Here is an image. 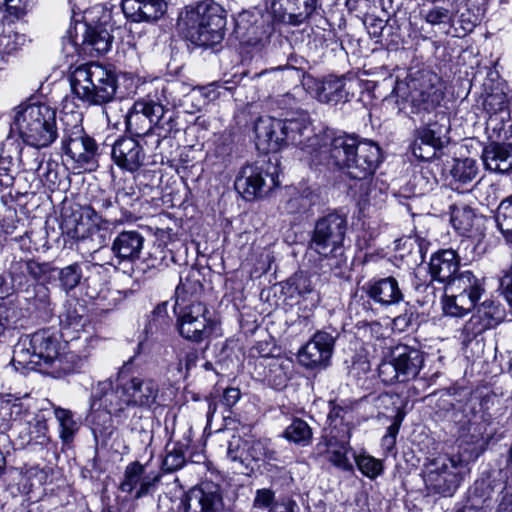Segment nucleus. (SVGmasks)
Returning a JSON list of instances; mask_svg holds the SVG:
<instances>
[{"label":"nucleus","mask_w":512,"mask_h":512,"mask_svg":"<svg viewBox=\"0 0 512 512\" xmlns=\"http://www.w3.org/2000/svg\"><path fill=\"white\" fill-rule=\"evenodd\" d=\"M24 406L17 400L0 399V421L1 426H9L17 421L24 413Z\"/></svg>","instance_id":"nucleus-55"},{"label":"nucleus","mask_w":512,"mask_h":512,"mask_svg":"<svg viewBox=\"0 0 512 512\" xmlns=\"http://www.w3.org/2000/svg\"><path fill=\"white\" fill-rule=\"evenodd\" d=\"M287 288L291 298L295 296L304 298L313 291V285L310 277L302 272L296 273L288 279Z\"/></svg>","instance_id":"nucleus-56"},{"label":"nucleus","mask_w":512,"mask_h":512,"mask_svg":"<svg viewBox=\"0 0 512 512\" xmlns=\"http://www.w3.org/2000/svg\"><path fill=\"white\" fill-rule=\"evenodd\" d=\"M411 150L413 155L422 161H431L439 156L441 148L415 138Z\"/></svg>","instance_id":"nucleus-62"},{"label":"nucleus","mask_w":512,"mask_h":512,"mask_svg":"<svg viewBox=\"0 0 512 512\" xmlns=\"http://www.w3.org/2000/svg\"><path fill=\"white\" fill-rule=\"evenodd\" d=\"M27 260L30 277L36 281H47L51 278L52 274L57 271V268L54 267L51 263H40L33 259Z\"/></svg>","instance_id":"nucleus-64"},{"label":"nucleus","mask_w":512,"mask_h":512,"mask_svg":"<svg viewBox=\"0 0 512 512\" xmlns=\"http://www.w3.org/2000/svg\"><path fill=\"white\" fill-rule=\"evenodd\" d=\"M62 110L61 148L63 153L73 161L74 168L92 170L98 166V145L86 134L82 126L83 115L79 111Z\"/></svg>","instance_id":"nucleus-7"},{"label":"nucleus","mask_w":512,"mask_h":512,"mask_svg":"<svg viewBox=\"0 0 512 512\" xmlns=\"http://www.w3.org/2000/svg\"><path fill=\"white\" fill-rule=\"evenodd\" d=\"M276 461L277 453L265 440H247V461Z\"/></svg>","instance_id":"nucleus-50"},{"label":"nucleus","mask_w":512,"mask_h":512,"mask_svg":"<svg viewBox=\"0 0 512 512\" xmlns=\"http://www.w3.org/2000/svg\"><path fill=\"white\" fill-rule=\"evenodd\" d=\"M339 333L332 329L317 331L299 350L298 360L307 368H324L333 354L335 341Z\"/></svg>","instance_id":"nucleus-21"},{"label":"nucleus","mask_w":512,"mask_h":512,"mask_svg":"<svg viewBox=\"0 0 512 512\" xmlns=\"http://www.w3.org/2000/svg\"><path fill=\"white\" fill-rule=\"evenodd\" d=\"M488 330L474 315L465 323L461 331V341L468 347L474 340L479 343L478 337Z\"/></svg>","instance_id":"nucleus-58"},{"label":"nucleus","mask_w":512,"mask_h":512,"mask_svg":"<svg viewBox=\"0 0 512 512\" xmlns=\"http://www.w3.org/2000/svg\"><path fill=\"white\" fill-rule=\"evenodd\" d=\"M234 33L243 46L260 51L269 43L271 28L262 17L244 12L235 20Z\"/></svg>","instance_id":"nucleus-22"},{"label":"nucleus","mask_w":512,"mask_h":512,"mask_svg":"<svg viewBox=\"0 0 512 512\" xmlns=\"http://www.w3.org/2000/svg\"><path fill=\"white\" fill-rule=\"evenodd\" d=\"M282 127L285 134L286 145L292 144L302 149L313 145L311 141L314 133L307 113L301 112L295 118L282 120Z\"/></svg>","instance_id":"nucleus-32"},{"label":"nucleus","mask_w":512,"mask_h":512,"mask_svg":"<svg viewBox=\"0 0 512 512\" xmlns=\"http://www.w3.org/2000/svg\"><path fill=\"white\" fill-rule=\"evenodd\" d=\"M82 42L84 50L90 52L95 51L98 54L107 52L111 47V35L106 29H98L90 27L86 24L82 25Z\"/></svg>","instance_id":"nucleus-43"},{"label":"nucleus","mask_w":512,"mask_h":512,"mask_svg":"<svg viewBox=\"0 0 512 512\" xmlns=\"http://www.w3.org/2000/svg\"><path fill=\"white\" fill-rule=\"evenodd\" d=\"M8 145L13 146V143H6L0 153V186L10 187L13 185L20 164L24 171H36L40 173L42 170H45L40 176H45L46 180L49 182H55L57 172L52 169L54 164L47 162L44 167L37 150L34 149L24 152L23 150H18L16 146L13 151H11Z\"/></svg>","instance_id":"nucleus-14"},{"label":"nucleus","mask_w":512,"mask_h":512,"mask_svg":"<svg viewBox=\"0 0 512 512\" xmlns=\"http://www.w3.org/2000/svg\"><path fill=\"white\" fill-rule=\"evenodd\" d=\"M59 332L41 329L22 336L13 350L11 364L17 371H40L59 377L62 374Z\"/></svg>","instance_id":"nucleus-2"},{"label":"nucleus","mask_w":512,"mask_h":512,"mask_svg":"<svg viewBox=\"0 0 512 512\" xmlns=\"http://www.w3.org/2000/svg\"><path fill=\"white\" fill-rule=\"evenodd\" d=\"M468 472V464L461 456H441L430 463V468L425 476V483L433 493L443 497H451Z\"/></svg>","instance_id":"nucleus-13"},{"label":"nucleus","mask_w":512,"mask_h":512,"mask_svg":"<svg viewBox=\"0 0 512 512\" xmlns=\"http://www.w3.org/2000/svg\"><path fill=\"white\" fill-rule=\"evenodd\" d=\"M316 198L317 196L308 187L302 190L293 189L283 205V211L291 215L305 213L315 205Z\"/></svg>","instance_id":"nucleus-44"},{"label":"nucleus","mask_w":512,"mask_h":512,"mask_svg":"<svg viewBox=\"0 0 512 512\" xmlns=\"http://www.w3.org/2000/svg\"><path fill=\"white\" fill-rule=\"evenodd\" d=\"M358 143L356 137L348 134L333 137L326 151L328 153V165L347 172L349 161L352 159Z\"/></svg>","instance_id":"nucleus-34"},{"label":"nucleus","mask_w":512,"mask_h":512,"mask_svg":"<svg viewBox=\"0 0 512 512\" xmlns=\"http://www.w3.org/2000/svg\"><path fill=\"white\" fill-rule=\"evenodd\" d=\"M73 96L88 106H104L107 120L111 118L107 105L114 102L118 89L117 76L98 63L78 66L69 75Z\"/></svg>","instance_id":"nucleus-5"},{"label":"nucleus","mask_w":512,"mask_h":512,"mask_svg":"<svg viewBox=\"0 0 512 512\" xmlns=\"http://www.w3.org/2000/svg\"><path fill=\"white\" fill-rule=\"evenodd\" d=\"M482 159L487 170L507 173L512 170V144L490 143L483 149Z\"/></svg>","instance_id":"nucleus-38"},{"label":"nucleus","mask_w":512,"mask_h":512,"mask_svg":"<svg viewBox=\"0 0 512 512\" xmlns=\"http://www.w3.org/2000/svg\"><path fill=\"white\" fill-rule=\"evenodd\" d=\"M358 469L365 476L373 479L382 472V464L379 460L368 456L359 455L355 458Z\"/></svg>","instance_id":"nucleus-63"},{"label":"nucleus","mask_w":512,"mask_h":512,"mask_svg":"<svg viewBox=\"0 0 512 512\" xmlns=\"http://www.w3.org/2000/svg\"><path fill=\"white\" fill-rule=\"evenodd\" d=\"M270 165H246L238 173L234 187L236 191L247 201L261 198L279 185L276 167Z\"/></svg>","instance_id":"nucleus-17"},{"label":"nucleus","mask_w":512,"mask_h":512,"mask_svg":"<svg viewBox=\"0 0 512 512\" xmlns=\"http://www.w3.org/2000/svg\"><path fill=\"white\" fill-rule=\"evenodd\" d=\"M17 130L26 144L48 147L58 136L56 110L46 104H31L17 111L12 130Z\"/></svg>","instance_id":"nucleus-8"},{"label":"nucleus","mask_w":512,"mask_h":512,"mask_svg":"<svg viewBox=\"0 0 512 512\" xmlns=\"http://www.w3.org/2000/svg\"><path fill=\"white\" fill-rule=\"evenodd\" d=\"M485 280L470 270H462L445 286L442 309L445 315L464 317L477 306L485 294Z\"/></svg>","instance_id":"nucleus-10"},{"label":"nucleus","mask_w":512,"mask_h":512,"mask_svg":"<svg viewBox=\"0 0 512 512\" xmlns=\"http://www.w3.org/2000/svg\"><path fill=\"white\" fill-rule=\"evenodd\" d=\"M501 486L502 481L490 476L476 480L469 489L467 503L457 512H486L485 505Z\"/></svg>","instance_id":"nucleus-31"},{"label":"nucleus","mask_w":512,"mask_h":512,"mask_svg":"<svg viewBox=\"0 0 512 512\" xmlns=\"http://www.w3.org/2000/svg\"><path fill=\"white\" fill-rule=\"evenodd\" d=\"M370 299L382 307L397 305L404 300V295L396 278L371 279L363 287Z\"/></svg>","instance_id":"nucleus-30"},{"label":"nucleus","mask_w":512,"mask_h":512,"mask_svg":"<svg viewBox=\"0 0 512 512\" xmlns=\"http://www.w3.org/2000/svg\"><path fill=\"white\" fill-rule=\"evenodd\" d=\"M168 110L159 101L141 99L136 101L125 115L127 131L134 137H144L154 133L157 144L166 138L172 130L173 119L166 118Z\"/></svg>","instance_id":"nucleus-11"},{"label":"nucleus","mask_w":512,"mask_h":512,"mask_svg":"<svg viewBox=\"0 0 512 512\" xmlns=\"http://www.w3.org/2000/svg\"><path fill=\"white\" fill-rule=\"evenodd\" d=\"M30 277L28 260L27 259H14L9 267V278L12 279L14 285L20 291L22 287L29 285L28 278Z\"/></svg>","instance_id":"nucleus-57"},{"label":"nucleus","mask_w":512,"mask_h":512,"mask_svg":"<svg viewBox=\"0 0 512 512\" xmlns=\"http://www.w3.org/2000/svg\"><path fill=\"white\" fill-rule=\"evenodd\" d=\"M180 335L192 342L200 343L208 339L217 329L218 323L210 316L203 302L188 306L174 307Z\"/></svg>","instance_id":"nucleus-15"},{"label":"nucleus","mask_w":512,"mask_h":512,"mask_svg":"<svg viewBox=\"0 0 512 512\" xmlns=\"http://www.w3.org/2000/svg\"><path fill=\"white\" fill-rule=\"evenodd\" d=\"M121 387L125 389L127 401L131 407L148 408L156 403L159 394V385L151 378L140 376L128 377L124 373Z\"/></svg>","instance_id":"nucleus-25"},{"label":"nucleus","mask_w":512,"mask_h":512,"mask_svg":"<svg viewBox=\"0 0 512 512\" xmlns=\"http://www.w3.org/2000/svg\"><path fill=\"white\" fill-rule=\"evenodd\" d=\"M227 456L233 462L246 464L247 462V440L240 436H233L228 443Z\"/></svg>","instance_id":"nucleus-60"},{"label":"nucleus","mask_w":512,"mask_h":512,"mask_svg":"<svg viewBox=\"0 0 512 512\" xmlns=\"http://www.w3.org/2000/svg\"><path fill=\"white\" fill-rule=\"evenodd\" d=\"M474 314L478 320L487 328L491 329L499 325L505 319V309L494 300L486 299L479 306Z\"/></svg>","instance_id":"nucleus-45"},{"label":"nucleus","mask_w":512,"mask_h":512,"mask_svg":"<svg viewBox=\"0 0 512 512\" xmlns=\"http://www.w3.org/2000/svg\"><path fill=\"white\" fill-rule=\"evenodd\" d=\"M318 101L326 104L346 103L351 100V84L345 76L328 75L315 84Z\"/></svg>","instance_id":"nucleus-26"},{"label":"nucleus","mask_w":512,"mask_h":512,"mask_svg":"<svg viewBox=\"0 0 512 512\" xmlns=\"http://www.w3.org/2000/svg\"><path fill=\"white\" fill-rule=\"evenodd\" d=\"M109 221L103 219L96 210L87 205L79 210H65L62 214L61 229L62 233L75 239L78 249H82L86 244L93 253L98 252L105 247L108 242L107 229Z\"/></svg>","instance_id":"nucleus-9"},{"label":"nucleus","mask_w":512,"mask_h":512,"mask_svg":"<svg viewBox=\"0 0 512 512\" xmlns=\"http://www.w3.org/2000/svg\"><path fill=\"white\" fill-rule=\"evenodd\" d=\"M274 19L282 24L299 27L323 12L322 0H269Z\"/></svg>","instance_id":"nucleus-18"},{"label":"nucleus","mask_w":512,"mask_h":512,"mask_svg":"<svg viewBox=\"0 0 512 512\" xmlns=\"http://www.w3.org/2000/svg\"><path fill=\"white\" fill-rule=\"evenodd\" d=\"M59 324L62 330V336H68L69 331L79 333L83 330L86 319L79 314L76 309L68 308L59 316Z\"/></svg>","instance_id":"nucleus-54"},{"label":"nucleus","mask_w":512,"mask_h":512,"mask_svg":"<svg viewBox=\"0 0 512 512\" xmlns=\"http://www.w3.org/2000/svg\"><path fill=\"white\" fill-rule=\"evenodd\" d=\"M113 162L122 170L134 173L145 165L146 152L134 137H120L112 145Z\"/></svg>","instance_id":"nucleus-24"},{"label":"nucleus","mask_w":512,"mask_h":512,"mask_svg":"<svg viewBox=\"0 0 512 512\" xmlns=\"http://www.w3.org/2000/svg\"><path fill=\"white\" fill-rule=\"evenodd\" d=\"M197 271L189 270L185 275H180V281L175 289L174 307L188 306L200 300L203 285L198 278Z\"/></svg>","instance_id":"nucleus-40"},{"label":"nucleus","mask_w":512,"mask_h":512,"mask_svg":"<svg viewBox=\"0 0 512 512\" xmlns=\"http://www.w3.org/2000/svg\"><path fill=\"white\" fill-rule=\"evenodd\" d=\"M330 461L337 467L350 471L353 466L347 457L348 444L341 443L338 447H334L332 440L328 442Z\"/></svg>","instance_id":"nucleus-59"},{"label":"nucleus","mask_w":512,"mask_h":512,"mask_svg":"<svg viewBox=\"0 0 512 512\" xmlns=\"http://www.w3.org/2000/svg\"><path fill=\"white\" fill-rule=\"evenodd\" d=\"M495 218L498 229L505 240L512 245V195L501 201Z\"/></svg>","instance_id":"nucleus-47"},{"label":"nucleus","mask_w":512,"mask_h":512,"mask_svg":"<svg viewBox=\"0 0 512 512\" xmlns=\"http://www.w3.org/2000/svg\"><path fill=\"white\" fill-rule=\"evenodd\" d=\"M257 146L265 152H277L286 145L282 119L259 118L254 126Z\"/></svg>","instance_id":"nucleus-27"},{"label":"nucleus","mask_w":512,"mask_h":512,"mask_svg":"<svg viewBox=\"0 0 512 512\" xmlns=\"http://www.w3.org/2000/svg\"><path fill=\"white\" fill-rule=\"evenodd\" d=\"M127 368L128 363H125L119 369L115 386L111 379H106L97 383L91 396L90 409H102L113 414H118L126 407H130L127 401L125 389L121 387V381L124 380V373L127 372Z\"/></svg>","instance_id":"nucleus-19"},{"label":"nucleus","mask_w":512,"mask_h":512,"mask_svg":"<svg viewBox=\"0 0 512 512\" xmlns=\"http://www.w3.org/2000/svg\"><path fill=\"white\" fill-rule=\"evenodd\" d=\"M24 41V35L17 33L11 24H3L0 28V55L13 54Z\"/></svg>","instance_id":"nucleus-49"},{"label":"nucleus","mask_w":512,"mask_h":512,"mask_svg":"<svg viewBox=\"0 0 512 512\" xmlns=\"http://www.w3.org/2000/svg\"><path fill=\"white\" fill-rule=\"evenodd\" d=\"M484 91L485 97L482 105L490 117L503 113L508 108L510 90L504 80L488 78L484 83Z\"/></svg>","instance_id":"nucleus-36"},{"label":"nucleus","mask_w":512,"mask_h":512,"mask_svg":"<svg viewBox=\"0 0 512 512\" xmlns=\"http://www.w3.org/2000/svg\"><path fill=\"white\" fill-rule=\"evenodd\" d=\"M435 118V121H429L419 127L416 130L415 138L442 149L449 143L450 119L444 112L436 113Z\"/></svg>","instance_id":"nucleus-37"},{"label":"nucleus","mask_w":512,"mask_h":512,"mask_svg":"<svg viewBox=\"0 0 512 512\" xmlns=\"http://www.w3.org/2000/svg\"><path fill=\"white\" fill-rule=\"evenodd\" d=\"M224 501L221 487L210 481L202 482L189 491L185 512H223Z\"/></svg>","instance_id":"nucleus-23"},{"label":"nucleus","mask_w":512,"mask_h":512,"mask_svg":"<svg viewBox=\"0 0 512 512\" xmlns=\"http://www.w3.org/2000/svg\"><path fill=\"white\" fill-rule=\"evenodd\" d=\"M478 175V166L476 160L472 158L455 159L450 169V186L457 191H470L468 186H472L473 181Z\"/></svg>","instance_id":"nucleus-41"},{"label":"nucleus","mask_w":512,"mask_h":512,"mask_svg":"<svg viewBox=\"0 0 512 512\" xmlns=\"http://www.w3.org/2000/svg\"><path fill=\"white\" fill-rule=\"evenodd\" d=\"M47 423L43 416L36 415L28 422L29 442L43 444L47 439Z\"/></svg>","instance_id":"nucleus-61"},{"label":"nucleus","mask_w":512,"mask_h":512,"mask_svg":"<svg viewBox=\"0 0 512 512\" xmlns=\"http://www.w3.org/2000/svg\"><path fill=\"white\" fill-rule=\"evenodd\" d=\"M186 463L184 447L174 444L171 448L166 446V455L162 461V470L171 473L181 469Z\"/></svg>","instance_id":"nucleus-51"},{"label":"nucleus","mask_w":512,"mask_h":512,"mask_svg":"<svg viewBox=\"0 0 512 512\" xmlns=\"http://www.w3.org/2000/svg\"><path fill=\"white\" fill-rule=\"evenodd\" d=\"M144 245L143 235L136 230H123L117 234L111 244L113 255L120 262L135 261L140 257Z\"/></svg>","instance_id":"nucleus-33"},{"label":"nucleus","mask_w":512,"mask_h":512,"mask_svg":"<svg viewBox=\"0 0 512 512\" xmlns=\"http://www.w3.org/2000/svg\"><path fill=\"white\" fill-rule=\"evenodd\" d=\"M113 413L105 410L90 409L89 421L97 445L106 446L114 433Z\"/></svg>","instance_id":"nucleus-42"},{"label":"nucleus","mask_w":512,"mask_h":512,"mask_svg":"<svg viewBox=\"0 0 512 512\" xmlns=\"http://www.w3.org/2000/svg\"><path fill=\"white\" fill-rule=\"evenodd\" d=\"M177 26L191 43L203 47L214 46L224 39L226 12L218 3L199 2L182 10Z\"/></svg>","instance_id":"nucleus-4"},{"label":"nucleus","mask_w":512,"mask_h":512,"mask_svg":"<svg viewBox=\"0 0 512 512\" xmlns=\"http://www.w3.org/2000/svg\"><path fill=\"white\" fill-rule=\"evenodd\" d=\"M400 110L424 121L444 99V85L441 78L428 69L410 70L405 79L397 80L393 88Z\"/></svg>","instance_id":"nucleus-3"},{"label":"nucleus","mask_w":512,"mask_h":512,"mask_svg":"<svg viewBox=\"0 0 512 512\" xmlns=\"http://www.w3.org/2000/svg\"><path fill=\"white\" fill-rule=\"evenodd\" d=\"M381 149L372 141H359L352 159L349 161L347 175L360 182L359 197L366 201L371 186V177L381 162Z\"/></svg>","instance_id":"nucleus-16"},{"label":"nucleus","mask_w":512,"mask_h":512,"mask_svg":"<svg viewBox=\"0 0 512 512\" xmlns=\"http://www.w3.org/2000/svg\"><path fill=\"white\" fill-rule=\"evenodd\" d=\"M451 223L453 227L461 234L471 231L474 225L475 213L472 208L467 205H452Z\"/></svg>","instance_id":"nucleus-48"},{"label":"nucleus","mask_w":512,"mask_h":512,"mask_svg":"<svg viewBox=\"0 0 512 512\" xmlns=\"http://www.w3.org/2000/svg\"><path fill=\"white\" fill-rule=\"evenodd\" d=\"M22 292L24 301L28 305L27 309L32 310L38 318L48 320L53 316L54 305L48 287L40 283H34L27 285Z\"/></svg>","instance_id":"nucleus-35"},{"label":"nucleus","mask_w":512,"mask_h":512,"mask_svg":"<svg viewBox=\"0 0 512 512\" xmlns=\"http://www.w3.org/2000/svg\"><path fill=\"white\" fill-rule=\"evenodd\" d=\"M434 407L437 421L454 430L462 444L484 449L487 424L477 410V402L465 391L445 390L438 394Z\"/></svg>","instance_id":"nucleus-1"},{"label":"nucleus","mask_w":512,"mask_h":512,"mask_svg":"<svg viewBox=\"0 0 512 512\" xmlns=\"http://www.w3.org/2000/svg\"><path fill=\"white\" fill-rule=\"evenodd\" d=\"M26 318V310L16 300H0V342L13 336Z\"/></svg>","instance_id":"nucleus-39"},{"label":"nucleus","mask_w":512,"mask_h":512,"mask_svg":"<svg viewBox=\"0 0 512 512\" xmlns=\"http://www.w3.org/2000/svg\"><path fill=\"white\" fill-rule=\"evenodd\" d=\"M424 363V352L412 346L399 344L392 349L388 358L381 361L378 375L387 385L406 383L418 378Z\"/></svg>","instance_id":"nucleus-12"},{"label":"nucleus","mask_w":512,"mask_h":512,"mask_svg":"<svg viewBox=\"0 0 512 512\" xmlns=\"http://www.w3.org/2000/svg\"><path fill=\"white\" fill-rule=\"evenodd\" d=\"M124 15L132 22H155L167 11L165 0H124L121 1Z\"/></svg>","instance_id":"nucleus-28"},{"label":"nucleus","mask_w":512,"mask_h":512,"mask_svg":"<svg viewBox=\"0 0 512 512\" xmlns=\"http://www.w3.org/2000/svg\"><path fill=\"white\" fill-rule=\"evenodd\" d=\"M347 227L345 215L329 213L316 221L310 241L311 249L323 257V266H327L337 277L343 276L348 269L343 245Z\"/></svg>","instance_id":"nucleus-6"},{"label":"nucleus","mask_w":512,"mask_h":512,"mask_svg":"<svg viewBox=\"0 0 512 512\" xmlns=\"http://www.w3.org/2000/svg\"><path fill=\"white\" fill-rule=\"evenodd\" d=\"M58 279L61 288L69 292L79 285L82 278V270L78 263L70 264L64 268H57Z\"/></svg>","instance_id":"nucleus-53"},{"label":"nucleus","mask_w":512,"mask_h":512,"mask_svg":"<svg viewBox=\"0 0 512 512\" xmlns=\"http://www.w3.org/2000/svg\"><path fill=\"white\" fill-rule=\"evenodd\" d=\"M284 438L299 446L311 443L313 432L308 423L300 418H294L283 433Z\"/></svg>","instance_id":"nucleus-46"},{"label":"nucleus","mask_w":512,"mask_h":512,"mask_svg":"<svg viewBox=\"0 0 512 512\" xmlns=\"http://www.w3.org/2000/svg\"><path fill=\"white\" fill-rule=\"evenodd\" d=\"M54 414L60 424L61 439L66 443L70 442L73 439L75 432L78 430V425L73 419L72 412L70 410L57 407L54 410Z\"/></svg>","instance_id":"nucleus-52"},{"label":"nucleus","mask_w":512,"mask_h":512,"mask_svg":"<svg viewBox=\"0 0 512 512\" xmlns=\"http://www.w3.org/2000/svg\"><path fill=\"white\" fill-rule=\"evenodd\" d=\"M148 467V463L130 462L125 467L118 489L123 493H134V499H140L154 493L161 481V473L149 471Z\"/></svg>","instance_id":"nucleus-20"},{"label":"nucleus","mask_w":512,"mask_h":512,"mask_svg":"<svg viewBox=\"0 0 512 512\" xmlns=\"http://www.w3.org/2000/svg\"><path fill=\"white\" fill-rule=\"evenodd\" d=\"M460 255L453 249H440L432 254L429 273L433 280L448 286L460 272Z\"/></svg>","instance_id":"nucleus-29"}]
</instances>
